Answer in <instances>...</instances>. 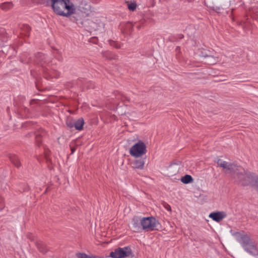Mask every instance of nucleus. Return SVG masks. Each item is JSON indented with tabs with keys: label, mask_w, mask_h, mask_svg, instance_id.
I'll return each mask as SVG.
<instances>
[{
	"label": "nucleus",
	"mask_w": 258,
	"mask_h": 258,
	"mask_svg": "<svg viewBox=\"0 0 258 258\" xmlns=\"http://www.w3.org/2000/svg\"><path fill=\"white\" fill-rule=\"evenodd\" d=\"M53 11L57 15L69 17L77 14L76 7L70 0H54L51 5Z\"/></svg>",
	"instance_id": "f257e3e1"
},
{
	"label": "nucleus",
	"mask_w": 258,
	"mask_h": 258,
	"mask_svg": "<svg viewBox=\"0 0 258 258\" xmlns=\"http://www.w3.org/2000/svg\"><path fill=\"white\" fill-rule=\"evenodd\" d=\"M147 146L142 141L139 140L133 145L129 150L130 155L133 157L145 156L147 153Z\"/></svg>",
	"instance_id": "f03ea898"
},
{
	"label": "nucleus",
	"mask_w": 258,
	"mask_h": 258,
	"mask_svg": "<svg viewBox=\"0 0 258 258\" xmlns=\"http://www.w3.org/2000/svg\"><path fill=\"white\" fill-rule=\"evenodd\" d=\"M91 9L90 5L86 2H81L79 6L76 7L77 14H73L76 21L82 20L83 18L88 16L91 12Z\"/></svg>",
	"instance_id": "7ed1b4c3"
},
{
	"label": "nucleus",
	"mask_w": 258,
	"mask_h": 258,
	"mask_svg": "<svg viewBox=\"0 0 258 258\" xmlns=\"http://www.w3.org/2000/svg\"><path fill=\"white\" fill-rule=\"evenodd\" d=\"M199 55L205 59V63L209 65H213L219 61L218 56L212 54V52L205 49L201 48L199 50Z\"/></svg>",
	"instance_id": "20e7f679"
},
{
	"label": "nucleus",
	"mask_w": 258,
	"mask_h": 258,
	"mask_svg": "<svg viewBox=\"0 0 258 258\" xmlns=\"http://www.w3.org/2000/svg\"><path fill=\"white\" fill-rule=\"evenodd\" d=\"M158 223L153 217H145L142 218V229L146 231L157 230Z\"/></svg>",
	"instance_id": "39448f33"
},
{
	"label": "nucleus",
	"mask_w": 258,
	"mask_h": 258,
	"mask_svg": "<svg viewBox=\"0 0 258 258\" xmlns=\"http://www.w3.org/2000/svg\"><path fill=\"white\" fill-rule=\"evenodd\" d=\"M130 255H132V251L128 247H118L110 253V256L112 258H124Z\"/></svg>",
	"instance_id": "423d86ee"
},
{
	"label": "nucleus",
	"mask_w": 258,
	"mask_h": 258,
	"mask_svg": "<svg viewBox=\"0 0 258 258\" xmlns=\"http://www.w3.org/2000/svg\"><path fill=\"white\" fill-rule=\"evenodd\" d=\"M241 244L247 251L252 253L256 250V246L251 242L250 237L247 234L241 235L240 236Z\"/></svg>",
	"instance_id": "0eeeda50"
},
{
	"label": "nucleus",
	"mask_w": 258,
	"mask_h": 258,
	"mask_svg": "<svg viewBox=\"0 0 258 258\" xmlns=\"http://www.w3.org/2000/svg\"><path fill=\"white\" fill-rule=\"evenodd\" d=\"M91 27L95 31L101 32L104 29V23L102 17H98L94 19L92 22Z\"/></svg>",
	"instance_id": "6e6552de"
},
{
	"label": "nucleus",
	"mask_w": 258,
	"mask_h": 258,
	"mask_svg": "<svg viewBox=\"0 0 258 258\" xmlns=\"http://www.w3.org/2000/svg\"><path fill=\"white\" fill-rule=\"evenodd\" d=\"M134 158L135 160L132 162L133 168L143 170L145 165L146 156Z\"/></svg>",
	"instance_id": "1a4fd4ad"
},
{
	"label": "nucleus",
	"mask_w": 258,
	"mask_h": 258,
	"mask_svg": "<svg viewBox=\"0 0 258 258\" xmlns=\"http://www.w3.org/2000/svg\"><path fill=\"white\" fill-rule=\"evenodd\" d=\"M226 215H227L225 212L219 211L210 213L209 217L212 218L214 221L219 222L225 218Z\"/></svg>",
	"instance_id": "9d476101"
},
{
	"label": "nucleus",
	"mask_w": 258,
	"mask_h": 258,
	"mask_svg": "<svg viewBox=\"0 0 258 258\" xmlns=\"http://www.w3.org/2000/svg\"><path fill=\"white\" fill-rule=\"evenodd\" d=\"M248 173H251L250 172L244 171L243 173H237V176L238 178L239 179L241 182L242 185L243 186H246L248 185L250 183H252L251 179L246 177V175Z\"/></svg>",
	"instance_id": "9b49d317"
},
{
	"label": "nucleus",
	"mask_w": 258,
	"mask_h": 258,
	"mask_svg": "<svg viewBox=\"0 0 258 258\" xmlns=\"http://www.w3.org/2000/svg\"><path fill=\"white\" fill-rule=\"evenodd\" d=\"M142 219L135 217L133 219V229L135 232H139L142 229L141 226Z\"/></svg>",
	"instance_id": "f8f14e48"
},
{
	"label": "nucleus",
	"mask_w": 258,
	"mask_h": 258,
	"mask_svg": "<svg viewBox=\"0 0 258 258\" xmlns=\"http://www.w3.org/2000/svg\"><path fill=\"white\" fill-rule=\"evenodd\" d=\"M246 177L251 179L252 183L258 188V176L254 173H248L246 175Z\"/></svg>",
	"instance_id": "ddd939ff"
},
{
	"label": "nucleus",
	"mask_w": 258,
	"mask_h": 258,
	"mask_svg": "<svg viewBox=\"0 0 258 258\" xmlns=\"http://www.w3.org/2000/svg\"><path fill=\"white\" fill-rule=\"evenodd\" d=\"M242 23L243 27L245 31L250 29L251 23L250 22V20L247 17H245L244 19L240 22L241 25H242Z\"/></svg>",
	"instance_id": "4468645a"
},
{
	"label": "nucleus",
	"mask_w": 258,
	"mask_h": 258,
	"mask_svg": "<svg viewBox=\"0 0 258 258\" xmlns=\"http://www.w3.org/2000/svg\"><path fill=\"white\" fill-rule=\"evenodd\" d=\"M74 126L76 130L81 131L83 128V125L84 124V119L82 118H79L77 121H75Z\"/></svg>",
	"instance_id": "2eb2a0df"
},
{
	"label": "nucleus",
	"mask_w": 258,
	"mask_h": 258,
	"mask_svg": "<svg viewBox=\"0 0 258 258\" xmlns=\"http://www.w3.org/2000/svg\"><path fill=\"white\" fill-rule=\"evenodd\" d=\"M181 181L184 184L189 183L193 181V178L190 175L186 174L181 177L180 179Z\"/></svg>",
	"instance_id": "dca6fc26"
},
{
	"label": "nucleus",
	"mask_w": 258,
	"mask_h": 258,
	"mask_svg": "<svg viewBox=\"0 0 258 258\" xmlns=\"http://www.w3.org/2000/svg\"><path fill=\"white\" fill-rule=\"evenodd\" d=\"M126 3L127 4L128 9L132 11H134L137 8V4L135 2H133L129 3L128 2H126Z\"/></svg>",
	"instance_id": "f3484780"
},
{
	"label": "nucleus",
	"mask_w": 258,
	"mask_h": 258,
	"mask_svg": "<svg viewBox=\"0 0 258 258\" xmlns=\"http://www.w3.org/2000/svg\"><path fill=\"white\" fill-rule=\"evenodd\" d=\"M252 18L256 19L258 18V8H253L250 12Z\"/></svg>",
	"instance_id": "a211bd4d"
},
{
	"label": "nucleus",
	"mask_w": 258,
	"mask_h": 258,
	"mask_svg": "<svg viewBox=\"0 0 258 258\" xmlns=\"http://www.w3.org/2000/svg\"><path fill=\"white\" fill-rule=\"evenodd\" d=\"M217 164L223 168L226 169L228 164L225 161H222L221 159H218L217 161Z\"/></svg>",
	"instance_id": "6ab92c4d"
},
{
	"label": "nucleus",
	"mask_w": 258,
	"mask_h": 258,
	"mask_svg": "<svg viewBox=\"0 0 258 258\" xmlns=\"http://www.w3.org/2000/svg\"><path fill=\"white\" fill-rule=\"evenodd\" d=\"M176 163H173V164H171L170 166L169 167V169H168V172H169V173L170 174H172L173 173L175 174V172H173L172 171V170L175 168V169H176Z\"/></svg>",
	"instance_id": "aec40b11"
},
{
	"label": "nucleus",
	"mask_w": 258,
	"mask_h": 258,
	"mask_svg": "<svg viewBox=\"0 0 258 258\" xmlns=\"http://www.w3.org/2000/svg\"><path fill=\"white\" fill-rule=\"evenodd\" d=\"M75 121L73 120H68L67 121V125L70 128H72L74 126Z\"/></svg>",
	"instance_id": "412c9836"
},
{
	"label": "nucleus",
	"mask_w": 258,
	"mask_h": 258,
	"mask_svg": "<svg viewBox=\"0 0 258 258\" xmlns=\"http://www.w3.org/2000/svg\"><path fill=\"white\" fill-rule=\"evenodd\" d=\"M235 165L233 164H232V163H230V164H229L227 166V169L231 171H234V168H235Z\"/></svg>",
	"instance_id": "4be33fe9"
},
{
	"label": "nucleus",
	"mask_w": 258,
	"mask_h": 258,
	"mask_svg": "<svg viewBox=\"0 0 258 258\" xmlns=\"http://www.w3.org/2000/svg\"><path fill=\"white\" fill-rule=\"evenodd\" d=\"M88 255L84 253H79L77 254L78 258H88Z\"/></svg>",
	"instance_id": "5701e85b"
},
{
	"label": "nucleus",
	"mask_w": 258,
	"mask_h": 258,
	"mask_svg": "<svg viewBox=\"0 0 258 258\" xmlns=\"http://www.w3.org/2000/svg\"><path fill=\"white\" fill-rule=\"evenodd\" d=\"M163 206L165 208V209H166L167 210H168V211H171V207L168 204L165 203L163 204Z\"/></svg>",
	"instance_id": "b1692460"
},
{
	"label": "nucleus",
	"mask_w": 258,
	"mask_h": 258,
	"mask_svg": "<svg viewBox=\"0 0 258 258\" xmlns=\"http://www.w3.org/2000/svg\"><path fill=\"white\" fill-rule=\"evenodd\" d=\"M211 9L214 11H216V12H218L219 11H220V7H213L211 8Z\"/></svg>",
	"instance_id": "393cba45"
},
{
	"label": "nucleus",
	"mask_w": 258,
	"mask_h": 258,
	"mask_svg": "<svg viewBox=\"0 0 258 258\" xmlns=\"http://www.w3.org/2000/svg\"><path fill=\"white\" fill-rule=\"evenodd\" d=\"M183 37V35L182 34H178V39H181Z\"/></svg>",
	"instance_id": "a878e982"
},
{
	"label": "nucleus",
	"mask_w": 258,
	"mask_h": 258,
	"mask_svg": "<svg viewBox=\"0 0 258 258\" xmlns=\"http://www.w3.org/2000/svg\"><path fill=\"white\" fill-rule=\"evenodd\" d=\"M75 148H71L72 154H73L74 152H75Z\"/></svg>",
	"instance_id": "bb28decb"
},
{
	"label": "nucleus",
	"mask_w": 258,
	"mask_h": 258,
	"mask_svg": "<svg viewBox=\"0 0 258 258\" xmlns=\"http://www.w3.org/2000/svg\"><path fill=\"white\" fill-rule=\"evenodd\" d=\"M25 27L28 30L30 29V27L29 26H26Z\"/></svg>",
	"instance_id": "cd10ccee"
}]
</instances>
